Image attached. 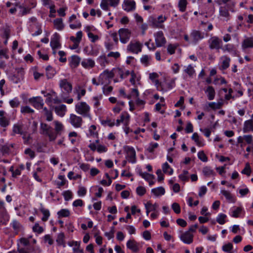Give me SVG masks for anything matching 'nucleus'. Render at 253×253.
I'll return each mask as SVG.
<instances>
[{
    "mask_svg": "<svg viewBox=\"0 0 253 253\" xmlns=\"http://www.w3.org/2000/svg\"><path fill=\"white\" fill-rule=\"evenodd\" d=\"M167 17L163 16L162 15L159 16L157 18H155L154 16H150L148 19L149 24L154 28H162L164 27L163 23L166 21Z\"/></svg>",
    "mask_w": 253,
    "mask_h": 253,
    "instance_id": "nucleus-1",
    "label": "nucleus"
},
{
    "mask_svg": "<svg viewBox=\"0 0 253 253\" xmlns=\"http://www.w3.org/2000/svg\"><path fill=\"white\" fill-rule=\"evenodd\" d=\"M89 109V106L84 102H80L76 105V111L78 113L84 116L87 115Z\"/></svg>",
    "mask_w": 253,
    "mask_h": 253,
    "instance_id": "nucleus-2",
    "label": "nucleus"
},
{
    "mask_svg": "<svg viewBox=\"0 0 253 253\" xmlns=\"http://www.w3.org/2000/svg\"><path fill=\"white\" fill-rule=\"evenodd\" d=\"M124 149L127 154V157L129 158V161L132 163L136 162V153L134 149L128 146H125Z\"/></svg>",
    "mask_w": 253,
    "mask_h": 253,
    "instance_id": "nucleus-3",
    "label": "nucleus"
},
{
    "mask_svg": "<svg viewBox=\"0 0 253 253\" xmlns=\"http://www.w3.org/2000/svg\"><path fill=\"white\" fill-rule=\"evenodd\" d=\"M60 36L55 33L52 38L50 42V45L52 49L58 48L61 47V44L60 43Z\"/></svg>",
    "mask_w": 253,
    "mask_h": 253,
    "instance_id": "nucleus-4",
    "label": "nucleus"
},
{
    "mask_svg": "<svg viewBox=\"0 0 253 253\" xmlns=\"http://www.w3.org/2000/svg\"><path fill=\"white\" fill-rule=\"evenodd\" d=\"M180 238L184 243L190 244L193 242V235L186 231L181 234Z\"/></svg>",
    "mask_w": 253,
    "mask_h": 253,
    "instance_id": "nucleus-5",
    "label": "nucleus"
},
{
    "mask_svg": "<svg viewBox=\"0 0 253 253\" xmlns=\"http://www.w3.org/2000/svg\"><path fill=\"white\" fill-rule=\"evenodd\" d=\"M29 102L33 104V106L37 109L42 108L43 106V100L40 97H36L30 98Z\"/></svg>",
    "mask_w": 253,
    "mask_h": 253,
    "instance_id": "nucleus-6",
    "label": "nucleus"
},
{
    "mask_svg": "<svg viewBox=\"0 0 253 253\" xmlns=\"http://www.w3.org/2000/svg\"><path fill=\"white\" fill-rule=\"evenodd\" d=\"M70 121L71 124L76 127H79L82 125V119L75 115L71 114L70 115Z\"/></svg>",
    "mask_w": 253,
    "mask_h": 253,
    "instance_id": "nucleus-7",
    "label": "nucleus"
},
{
    "mask_svg": "<svg viewBox=\"0 0 253 253\" xmlns=\"http://www.w3.org/2000/svg\"><path fill=\"white\" fill-rule=\"evenodd\" d=\"M60 87L68 93L71 92L72 90V85L71 83L68 82L66 79L61 80L59 84Z\"/></svg>",
    "mask_w": 253,
    "mask_h": 253,
    "instance_id": "nucleus-8",
    "label": "nucleus"
},
{
    "mask_svg": "<svg viewBox=\"0 0 253 253\" xmlns=\"http://www.w3.org/2000/svg\"><path fill=\"white\" fill-rule=\"evenodd\" d=\"M141 44L139 42H136L135 43L131 42L127 47V50L137 53L141 51Z\"/></svg>",
    "mask_w": 253,
    "mask_h": 253,
    "instance_id": "nucleus-9",
    "label": "nucleus"
},
{
    "mask_svg": "<svg viewBox=\"0 0 253 253\" xmlns=\"http://www.w3.org/2000/svg\"><path fill=\"white\" fill-rule=\"evenodd\" d=\"M155 41L157 46H162L165 44L166 41L163 33H157L155 35Z\"/></svg>",
    "mask_w": 253,
    "mask_h": 253,
    "instance_id": "nucleus-10",
    "label": "nucleus"
},
{
    "mask_svg": "<svg viewBox=\"0 0 253 253\" xmlns=\"http://www.w3.org/2000/svg\"><path fill=\"white\" fill-rule=\"evenodd\" d=\"M243 130L244 133L253 131V120H249L245 122Z\"/></svg>",
    "mask_w": 253,
    "mask_h": 253,
    "instance_id": "nucleus-11",
    "label": "nucleus"
},
{
    "mask_svg": "<svg viewBox=\"0 0 253 253\" xmlns=\"http://www.w3.org/2000/svg\"><path fill=\"white\" fill-rule=\"evenodd\" d=\"M70 65L72 68H76L80 64L81 58L77 55H73L71 57Z\"/></svg>",
    "mask_w": 253,
    "mask_h": 253,
    "instance_id": "nucleus-12",
    "label": "nucleus"
},
{
    "mask_svg": "<svg viewBox=\"0 0 253 253\" xmlns=\"http://www.w3.org/2000/svg\"><path fill=\"white\" fill-rule=\"evenodd\" d=\"M103 76H106V77L109 79L113 78L115 76V73L114 72V69L109 71L108 70H105L102 74H101L99 77V82H101V84H103V83L102 81V77Z\"/></svg>",
    "mask_w": 253,
    "mask_h": 253,
    "instance_id": "nucleus-13",
    "label": "nucleus"
},
{
    "mask_svg": "<svg viewBox=\"0 0 253 253\" xmlns=\"http://www.w3.org/2000/svg\"><path fill=\"white\" fill-rule=\"evenodd\" d=\"M242 46L243 49L253 47V37L245 39L242 42Z\"/></svg>",
    "mask_w": 253,
    "mask_h": 253,
    "instance_id": "nucleus-14",
    "label": "nucleus"
},
{
    "mask_svg": "<svg viewBox=\"0 0 253 253\" xmlns=\"http://www.w3.org/2000/svg\"><path fill=\"white\" fill-rule=\"evenodd\" d=\"M68 245L70 247L75 246L73 249V252L75 253H84V250L83 249H80V243L77 241H72L68 242Z\"/></svg>",
    "mask_w": 253,
    "mask_h": 253,
    "instance_id": "nucleus-15",
    "label": "nucleus"
},
{
    "mask_svg": "<svg viewBox=\"0 0 253 253\" xmlns=\"http://www.w3.org/2000/svg\"><path fill=\"white\" fill-rule=\"evenodd\" d=\"M221 42V41L218 38H213L210 43V47L212 49H219L220 48V44Z\"/></svg>",
    "mask_w": 253,
    "mask_h": 253,
    "instance_id": "nucleus-16",
    "label": "nucleus"
},
{
    "mask_svg": "<svg viewBox=\"0 0 253 253\" xmlns=\"http://www.w3.org/2000/svg\"><path fill=\"white\" fill-rule=\"evenodd\" d=\"M135 2L133 0L126 1L125 2L124 10L126 11H130L135 9Z\"/></svg>",
    "mask_w": 253,
    "mask_h": 253,
    "instance_id": "nucleus-17",
    "label": "nucleus"
},
{
    "mask_svg": "<svg viewBox=\"0 0 253 253\" xmlns=\"http://www.w3.org/2000/svg\"><path fill=\"white\" fill-rule=\"evenodd\" d=\"M126 246L134 252H137L138 251L137 244L134 240H129L126 243Z\"/></svg>",
    "mask_w": 253,
    "mask_h": 253,
    "instance_id": "nucleus-18",
    "label": "nucleus"
},
{
    "mask_svg": "<svg viewBox=\"0 0 253 253\" xmlns=\"http://www.w3.org/2000/svg\"><path fill=\"white\" fill-rule=\"evenodd\" d=\"M121 42L124 43L127 42L130 38L131 33H118Z\"/></svg>",
    "mask_w": 253,
    "mask_h": 253,
    "instance_id": "nucleus-19",
    "label": "nucleus"
},
{
    "mask_svg": "<svg viewBox=\"0 0 253 253\" xmlns=\"http://www.w3.org/2000/svg\"><path fill=\"white\" fill-rule=\"evenodd\" d=\"M82 65L85 68H92L94 66L95 63L93 60L91 59H84L82 62Z\"/></svg>",
    "mask_w": 253,
    "mask_h": 253,
    "instance_id": "nucleus-20",
    "label": "nucleus"
},
{
    "mask_svg": "<svg viewBox=\"0 0 253 253\" xmlns=\"http://www.w3.org/2000/svg\"><path fill=\"white\" fill-rule=\"evenodd\" d=\"M45 135L48 136L49 141H52L55 140L58 134H57L56 132L51 127L48 130V131L46 132Z\"/></svg>",
    "mask_w": 253,
    "mask_h": 253,
    "instance_id": "nucleus-21",
    "label": "nucleus"
},
{
    "mask_svg": "<svg viewBox=\"0 0 253 253\" xmlns=\"http://www.w3.org/2000/svg\"><path fill=\"white\" fill-rule=\"evenodd\" d=\"M206 92L208 93V97L210 100H211L214 99L215 96V91L212 86H209L207 88Z\"/></svg>",
    "mask_w": 253,
    "mask_h": 253,
    "instance_id": "nucleus-22",
    "label": "nucleus"
},
{
    "mask_svg": "<svg viewBox=\"0 0 253 253\" xmlns=\"http://www.w3.org/2000/svg\"><path fill=\"white\" fill-rule=\"evenodd\" d=\"M203 38V35H202L201 33H191L190 36L191 40L195 42Z\"/></svg>",
    "mask_w": 253,
    "mask_h": 253,
    "instance_id": "nucleus-23",
    "label": "nucleus"
},
{
    "mask_svg": "<svg viewBox=\"0 0 253 253\" xmlns=\"http://www.w3.org/2000/svg\"><path fill=\"white\" fill-rule=\"evenodd\" d=\"M151 192L156 196H159L164 195L165 193V190L163 187H159L157 188L152 189Z\"/></svg>",
    "mask_w": 253,
    "mask_h": 253,
    "instance_id": "nucleus-24",
    "label": "nucleus"
},
{
    "mask_svg": "<svg viewBox=\"0 0 253 253\" xmlns=\"http://www.w3.org/2000/svg\"><path fill=\"white\" fill-rule=\"evenodd\" d=\"M22 128H23V125L19 124H15L13 127V133H17V134H23V131H22Z\"/></svg>",
    "mask_w": 253,
    "mask_h": 253,
    "instance_id": "nucleus-25",
    "label": "nucleus"
},
{
    "mask_svg": "<svg viewBox=\"0 0 253 253\" xmlns=\"http://www.w3.org/2000/svg\"><path fill=\"white\" fill-rule=\"evenodd\" d=\"M82 33H77L76 37L71 36L70 37V39L74 43L79 44L82 40Z\"/></svg>",
    "mask_w": 253,
    "mask_h": 253,
    "instance_id": "nucleus-26",
    "label": "nucleus"
},
{
    "mask_svg": "<svg viewBox=\"0 0 253 253\" xmlns=\"http://www.w3.org/2000/svg\"><path fill=\"white\" fill-rule=\"evenodd\" d=\"M66 110V107L65 105H61L55 107V111L57 114L60 116H63L64 112Z\"/></svg>",
    "mask_w": 253,
    "mask_h": 253,
    "instance_id": "nucleus-27",
    "label": "nucleus"
},
{
    "mask_svg": "<svg viewBox=\"0 0 253 253\" xmlns=\"http://www.w3.org/2000/svg\"><path fill=\"white\" fill-rule=\"evenodd\" d=\"M221 193L222 194L229 202L233 203L235 202V199L229 192L226 190H222Z\"/></svg>",
    "mask_w": 253,
    "mask_h": 253,
    "instance_id": "nucleus-28",
    "label": "nucleus"
},
{
    "mask_svg": "<svg viewBox=\"0 0 253 253\" xmlns=\"http://www.w3.org/2000/svg\"><path fill=\"white\" fill-rule=\"evenodd\" d=\"M162 168L164 173H169L170 175L172 174L173 169L170 168L169 165L167 162H166L163 164Z\"/></svg>",
    "mask_w": 253,
    "mask_h": 253,
    "instance_id": "nucleus-29",
    "label": "nucleus"
},
{
    "mask_svg": "<svg viewBox=\"0 0 253 253\" xmlns=\"http://www.w3.org/2000/svg\"><path fill=\"white\" fill-rule=\"evenodd\" d=\"M223 61L221 68L222 70L226 69L229 66V62L230 59L227 56H224L223 58Z\"/></svg>",
    "mask_w": 253,
    "mask_h": 253,
    "instance_id": "nucleus-30",
    "label": "nucleus"
},
{
    "mask_svg": "<svg viewBox=\"0 0 253 253\" xmlns=\"http://www.w3.org/2000/svg\"><path fill=\"white\" fill-rule=\"evenodd\" d=\"M187 3V0H179L178 2V7L180 11L184 12L186 10Z\"/></svg>",
    "mask_w": 253,
    "mask_h": 253,
    "instance_id": "nucleus-31",
    "label": "nucleus"
},
{
    "mask_svg": "<svg viewBox=\"0 0 253 253\" xmlns=\"http://www.w3.org/2000/svg\"><path fill=\"white\" fill-rule=\"evenodd\" d=\"M46 76H47V78H48V79L52 78L55 74V70L50 66H48L46 68Z\"/></svg>",
    "mask_w": 253,
    "mask_h": 253,
    "instance_id": "nucleus-32",
    "label": "nucleus"
},
{
    "mask_svg": "<svg viewBox=\"0 0 253 253\" xmlns=\"http://www.w3.org/2000/svg\"><path fill=\"white\" fill-rule=\"evenodd\" d=\"M55 27L58 30H62L63 27L62 20L61 18H57L54 21Z\"/></svg>",
    "mask_w": 253,
    "mask_h": 253,
    "instance_id": "nucleus-33",
    "label": "nucleus"
},
{
    "mask_svg": "<svg viewBox=\"0 0 253 253\" xmlns=\"http://www.w3.org/2000/svg\"><path fill=\"white\" fill-rule=\"evenodd\" d=\"M203 172L206 176H210L215 174L214 171L208 167L203 168Z\"/></svg>",
    "mask_w": 253,
    "mask_h": 253,
    "instance_id": "nucleus-34",
    "label": "nucleus"
},
{
    "mask_svg": "<svg viewBox=\"0 0 253 253\" xmlns=\"http://www.w3.org/2000/svg\"><path fill=\"white\" fill-rule=\"evenodd\" d=\"M70 212L68 209H62L57 212L58 218L61 217H68Z\"/></svg>",
    "mask_w": 253,
    "mask_h": 253,
    "instance_id": "nucleus-35",
    "label": "nucleus"
},
{
    "mask_svg": "<svg viewBox=\"0 0 253 253\" xmlns=\"http://www.w3.org/2000/svg\"><path fill=\"white\" fill-rule=\"evenodd\" d=\"M54 123L55 124V131L56 132L57 134L60 135L61 132L63 130V126L61 123H59L58 121H54Z\"/></svg>",
    "mask_w": 253,
    "mask_h": 253,
    "instance_id": "nucleus-36",
    "label": "nucleus"
},
{
    "mask_svg": "<svg viewBox=\"0 0 253 253\" xmlns=\"http://www.w3.org/2000/svg\"><path fill=\"white\" fill-rule=\"evenodd\" d=\"M40 211L43 214V216L42 217V220L43 221H46L47 220L48 217L50 215L49 211L48 210L45 209L43 208L42 207L40 209Z\"/></svg>",
    "mask_w": 253,
    "mask_h": 253,
    "instance_id": "nucleus-37",
    "label": "nucleus"
},
{
    "mask_svg": "<svg viewBox=\"0 0 253 253\" xmlns=\"http://www.w3.org/2000/svg\"><path fill=\"white\" fill-rule=\"evenodd\" d=\"M192 139L195 141L197 145H198L199 146H203L204 144L201 141L199 140V136L197 133L195 132L193 133L192 136Z\"/></svg>",
    "mask_w": 253,
    "mask_h": 253,
    "instance_id": "nucleus-38",
    "label": "nucleus"
},
{
    "mask_svg": "<svg viewBox=\"0 0 253 253\" xmlns=\"http://www.w3.org/2000/svg\"><path fill=\"white\" fill-rule=\"evenodd\" d=\"M220 15L221 16L227 17L229 15V12L225 6H221L219 9Z\"/></svg>",
    "mask_w": 253,
    "mask_h": 253,
    "instance_id": "nucleus-39",
    "label": "nucleus"
},
{
    "mask_svg": "<svg viewBox=\"0 0 253 253\" xmlns=\"http://www.w3.org/2000/svg\"><path fill=\"white\" fill-rule=\"evenodd\" d=\"M51 128V127L48 126L47 124L41 123V129L42 130V132H41V133L45 135L46 132Z\"/></svg>",
    "mask_w": 253,
    "mask_h": 253,
    "instance_id": "nucleus-40",
    "label": "nucleus"
},
{
    "mask_svg": "<svg viewBox=\"0 0 253 253\" xmlns=\"http://www.w3.org/2000/svg\"><path fill=\"white\" fill-rule=\"evenodd\" d=\"M226 217V215L224 214L221 213L218 215L216 218V221L220 224H224L225 223V219Z\"/></svg>",
    "mask_w": 253,
    "mask_h": 253,
    "instance_id": "nucleus-41",
    "label": "nucleus"
},
{
    "mask_svg": "<svg viewBox=\"0 0 253 253\" xmlns=\"http://www.w3.org/2000/svg\"><path fill=\"white\" fill-rule=\"evenodd\" d=\"M33 230L35 232L41 233L43 231V229L42 227L40 226L39 223H35V225L33 227Z\"/></svg>",
    "mask_w": 253,
    "mask_h": 253,
    "instance_id": "nucleus-42",
    "label": "nucleus"
},
{
    "mask_svg": "<svg viewBox=\"0 0 253 253\" xmlns=\"http://www.w3.org/2000/svg\"><path fill=\"white\" fill-rule=\"evenodd\" d=\"M198 157L202 161L206 162L208 161V158L203 151H200L198 154Z\"/></svg>",
    "mask_w": 253,
    "mask_h": 253,
    "instance_id": "nucleus-43",
    "label": "nucleus"
},
{
    "mask_svg": "<svg viewBox=\"0 0 253 253\" xmlns=\"http://www.w3.org/2000/svg\"><path fill=\"white\" fill-rule=\"evenodd\" d=\"M10 105L12 108H15L19 106L20 105V101L17 98H15L9 102Z\"/></svg>",
    "mask_w": 253,
    "mask_h": 253,
    "instance_id": "nucleus-44",
    "label": "nucleus"
},
{
    "mask_svg": "<svg viewBox=\"0 0 253 253\" xmlns=\"http://www.w3.org/2000/svg\"><path fill=\"white\" fill-rule=\"evenodd\" d=\"M9 125V121L4 117L0 118V125L2 127H6Z\"/></svg>",
    "mask_w": 253,
    "mask_h": 253,
    "instance_id": "nucleus-45",
    "label": "nucleus"
},
{
    "mask_svg": "<svg viewBox=\"0 0 253 253\" xmlns=\"http://www.w3.org/2000/svg\"><path fill=\"white\" fill-rule=\"evenodd\" d=\"M171 208L176 213L178 214L180 212V207L178 203H173L171 206Z\"/></svg>",
    "mask_w": 253,
    "mask_h": 253,
    "instance_id": "nucleus-46",
    "label": "nucleus"
},
{
    "mask_svg": "<svg viewBox=\"0 0 253 253\" xmlns=\"http://www.w3.org/2000/svg\"><path fill=\"white\" fill-rule=\"evenodd\" d=\"M158 147V144L157 143H151L147 148V150L150 153H153L154 150Z\"/></svg>",
    "mask_w": 253,
    "mask_h": 253,
    "instance_id": "nucleus-47",
    "label": "nucleus"
},
{
    "mask_svg": "<svg viewBox=\"0 0 253 253\" xmlns=\"http://www.w3.org/2000/svg\"><path fill=\"white\" fill-rule=\"evenodd\" d=\"M146 191L145 188L143 186H138L136 188V193L140 196L144 195L145 194Z\"/></svg>",
    "mask_w": 253,
    "mask_h": 253,
    "instance_id": "nucleus-48",
    "label": "nucleus"
},
{
    "mask_svg": "<svg viewBox=\"0 0 253 253\" xmlns=\"http://www.w3.org/2000/svg\"><path fill=\"white\" fill-rule=\"evenodd\" d=\"M233 249V245L231 243H229L222 246V250L225 252H229Z\"/></svg>",
    "mask_w": 253,
    "mask_h": 253,
    "instance_id": "nucleus-49",
    "label": "nucleus"
},
{
    "mask_svg": "<svg viewBox=\"0 0 253 253\" xmlns=\"http://www.w3.org/2000/svg\"><path fill=\"white\" fill-rule=\"evenodd\" d=\"M88 37L92 42H95L99 39V37L96 35L93 34V33H88Z\"/></svg>",
    "mask_w": 253,
    "mask_h": 253,
    "instance_id": "nucleus-50",
    "label": "nucleus"
},
{
    "mask_svg": "<svg viewBox=\"0 0 253 253\" xmlns=\"http://www.w3.org/2000/svg\"><path fill=\"white\" fill-rule=\"evenodd\" d=\"M63 195L64 199L66 201L69 200L72 197V193L69 190L64 191L63 193Z\"/></svg>",
    "mask_w": 253,
    "mask_h": 253,
    "instance_id": "nucleus-51",
    "label": "nucleus"
},
{
    "mask_svg": "<svg viewBox=\"0 0 253 253\" xmlns=\"http://www.w3.org/2000/svg\"><path fill=\"white\" fill-rule=\"evenodd\" d=\"M108 2L109 0H102V1L100 4L101 7L105 10H108Z\"/></svg>",
    "mask_w": 253,
    "mask_h": 253,
    "instance_id": "nucleus-52",
    "label": "nucleus"
},
{
    "mask_svg": "<svg viewBox=\"0 0 253 253\" xmlns=\"http://www.w3.org/2000/svg\"><path fill=\"white\" fill-rule=\"evenodd\" d=\"M242 173L245 174L249 176L251 173V170L249 164H247L245 168L241 171Z\"/></svg>",
    "mask_w": 253,
    "mask_h": 253,
    "instance_id": "nucleus-53",
    "label": "nucleus"
},
{
    "mask_svg": "<svg viewBox=\"0 0 253 253\" xmlns=\"http://www.w3.org/2000/svg\"><path fill=\"white\" fill-rule=\"evenodd\" d=\"M64 234L63 233H60L58 234L56 242L59 245H62L64 243Z\"/></svg>",
    "mask_w": 253,
    "mask_h": 253,
    "instance_id": "nucleus-54",
    "label": "nucleus"
},
{
    "mask_svg": "<svg viewBox=\"0 0 253 253\" xmlns=\"http://www.w3.org/2000/svg\"><path fill=\"white\" fill-rule=\"evenodd\" d=\"M21 111L23 113H33L34 112V110L28 106L22 107Z\"/></svg>",
    "mask_w": 253,
    "mask_h": 253,
    "instance_id": "nucleus-55",
    "label": "nucleus"
},
{
    "mask_svg": "<svg viewBox=\"0 0 253 253\" xmlns=\"http://www.w3.org/2000/svg\"><path fill=\"white\" fill-rule=\"evenodd\" d=\"M12 228L16 231H18L21 227V224L16 220H14L11 223Z\"/></svg>",
    "mask_w": 253,
    "mask_h": 253,
    "instance_id": "nucleus-56",
    "label": "nucleus"
},
{
    "mask_svg": "<svg viewBox=\"0 0 253 253\" xmlns=\"http://www.w3.org/2000/svg\"><path fill=\"white\" fill-rule=\"evenodd\" d=\"M150 59V57L148 55H145L142 57L141 58V62L142 63L145 64V65H148L149 60Z\"/></svg>",
    "mask_w": 253,
    "mask_h": 253,
    "instance_id": "nucleus-57",
    "label": "nucleus"
},
{
    "mask_svg": "<svg viewBox=\"0 0 253 253\" xmlns=\"http://www.w3.org/2000/svg\"><path fill=\"white\" fill-rule=\"evenodd\" d=\"M201 26L203 27L205 30L211 31L212 29V25L211 23H202Z\"/></svg>",
    "mask_w": 253,
    "mask_h": 253,
    "instance_id": "nucleus-58",
    "label": "nucleus"
},
{
    "mask_svg": "<svg viewBox=\"0 0 253 253\" xmlns=\"http://www.w3.org/2000/svg\"><path fill=\"white\" fill-rule=\"evenodd\" d=\"M86 189L84 187H79V190L78 191V194L80 196H84L86 194Z\"/></svg>",
    "mask_w": 253,
    "mask_h": 253,
    "instance_id": "nucleus-59",
    "label": "nucleus"
},
{
    "mask_svg": "<svg viewBox=\"0 0 253 253\" xmlns=\"http://www.w3.org/2000/svg\"><path fill=\"white\" fill-rule=\"evenodd\" d=\"M176 46L172 44H169L168 47V51L170 54H174Z\"/></svg>",
    "mask_w": 253,
    "mask_h": 253,
    "instance_id": "nucleus-60",
    "label": "nucleus"
},
{
    "mask_svg": "<svg viewBox=\"0 0 253 253\" xmlns=\"http://www.w3.org/2000/svg\"><path fill=\"white\" fill-rule=\"evenodd\" d=\"M9 147L7 145H3L1 146L0 151L3 155L8 154L9 152Z\"/></svg>",
    "mask_w": 253,
    "mask_h": 253,
    "instance_id": "nucleus-61",
    "label": "nucleus"
},
{
    "mask_svg": "<svg viewBox=\"0 0 253 253\" xmlns=\"http://www.w3.org/2000/svg\"><path fill=\"white\" fill-rule=\"evenodd\" d=\"M98 60L101 66H105V63H107V59L105 55L100 56Z\"/></svg>",
    "mask_w": 253,
    "mask_h": 253,
    "instance_id": "nucleus-62",
    "label": "nucleus"
},
{
    "mask_svg": "<svg viewBox=\"0 0 253 253\" xmlns=\"http://www.w3.org/2000/svg\"><path fill=\"white\" fill-rule=\"evenodd\" d=\"M184 71L190 76L192 75L194 73V70L191 65H189Z\"/></svg>",
    "mask_w": 253,
    "mask_h": 253,
    "instance_id": "nucleus-63",
    "label": "nucleus"
},
{
    "mask_svg": "<svg viewBox=\"0 0 253 253\" xmlns=\"http://www.w3.org/2000/svg\"><path fill=\"white\" fill-rule=\"evenodd\" d=\"M242 209L240 207L236 208V209L233 211L232 216L234 217H238L239 214L241 213Z\"/></svg>",
    "mask_w": 253,
    "mask_h": 253,
    "instance_id": "nucleus-64",
    "label": "nucleus"
}]
</instances>
